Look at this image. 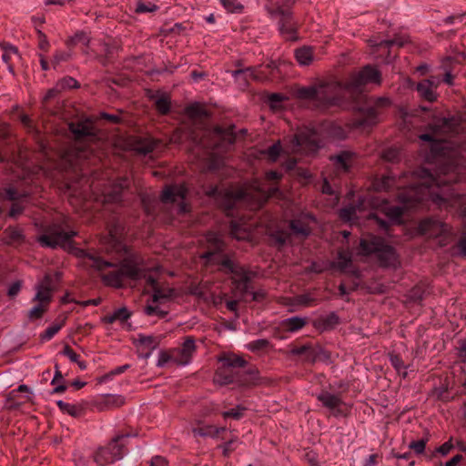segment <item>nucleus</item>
<instances>
[{
  "mask_svg": "<svg viewBox=\"0 0 466 466\" xmlns=\"http://www.w3.org/2000/svg\"><path fill=\"white\" fill-rule=\"evenodd\" d=\"M455 132L453 118H436L430 124L428 132L419 137L430 142L428 159L437 164L432 174L425 167H420L411 174L412 184L404 187L398 199L403 207H390L387 216L391 219H400L405 208H414L424 201L431 200L439 206H451L458 208L461 215L466 218V196L450 193L445 186L456 183L461 179V169L457 152L451 147L448 137Z\"/></svg>",
  "mask_w": 466,
  "mask_h": 466,
  "instance_id": "nucleus-1",
  "label": "nucleus"
},
{
  "mask_svg": "<svg viewBox=\"0 0 466 466\" xmlns=\"http://www.w3.org/2000/svg\"><path fill=\"white\" fill-rule=\"evenodd\" d=\"M123 234L124 227L116 221L108 227V235L102 243L106 253L115 255L116 262L106 260L95 252L80 250L79 257L83 264L98 271L102 282L107 287L119 289L124 286L126 279H145L153 289V302L170 298L173 290L161 289L157 279L152 276L142 260L127 251L122 240Z\"/></svg>",
  "mask_w": 466,
  "mask_h": 466,
  "instance_id": "nucleus-2",
  "label": "nucleus"
},
{
  "mask_svg": "<svg viewBox=\"0 0 466 466\" xmlns=\"http://www.w3.org/2000/svg\"><path fill=\"white\" fill-rule=\"evenodd\" d=\"M278 190L275 185L266 186L264 181L255 179L248 186L238 188L221 190L217 186L211 187L206 194L215 199L227 216L233 217L234 209L240 205L246 204L250 209H258Z\"/></svg>",
  "mask_w": 466,
  "mask_h": 466,
  "instance_id": "nucleus-3",
  "label": "nucleus"
},
{
  "mask_svg": "<svg viewBox=\"0 0 466 466\" xmlns=\"http://www.w3.org/2000/svg\"><path fill=\"white\" fill-rule=\"evenodd\" d=\"M298 97L314 101L318 106H343L350 101V92L346 81L322 82L316 86L299 88Z\"/></svg>",
  "mask_w": 466,
  "mask_h": 466,
  "instance_id": "nucleus-4",
  "label": "nucleus"
},
{
  "mask_svg": "<svg viewBox=\"0 0 466 466\" xmlns=\"http://www.w3.org/2000/svg\"><path fill=\"white\" fill-rule=\"evenodd\" d=\"M217 263L220 266L221 271L232 275L231 281L236 295L245 297L250 294L255 301H261L265 298L263 290L254 292L249 290L251 273L236 260L228 255H222L218 256Z\"/></svg>",
  "mask_w": 466,
  "mask_h": 466,
  "instance_id": "nucleus-5",
  "label": "nucleus"
},
{
  "mask_svg": "<svg viewBox=\"0 0 466 466\" xmlns=\"http://www.w3.org/2000/svg\"><path fill=\"white\" fill-rule=\"evenodd\" d=\"M358 253L363 256L376 253L382 267H395L398 264L394 248L386 244L383 238L373 235H367L360 239Z\"/></svg>",
  "mask_w": 466,
  "mask_h": 466,
  "instance_id": "nucleus-6",
  "label": "nucleus"
},
{
  "mask_svg": "<svg viewBox=\"0 0 466 466\" xmlns=\"http://www.w3.org/2000/svg\"><path fill=\"white\" fill-rule=\"evenodd\" d=\"M350 98L352 103L367 102L365 96L362 94V88L368 84L380 85L381 74L372 66H366L359 72L352 74L346 80Z\"/></svg>",
  "mask_w": 466,
  "mask_h": 466,
  "instance_id": "nucleus-7",
  "label": "nucleus"
},
{
  "mask_svg": "<svg viewBox=\"0 0 466 466\" xmlns=\"http://www.w3.org/2000/svg\"><path fill=\"white\" fill-rule=\"evenodd\" d=\"M270 14L279 25V31L287 40H296L297 23L293 18L290 0H272Z\"/></svg>",
  "mask_w": 466,
  "mask_h": 466,
  "instance_id": "nucleus-8",
  "label": "nucleus"
},
{
  "mask_svg": "<svg viewBox=\"0 0 466 466\" xmlns=\"http://www.w3.org/2000/svg\"><path fill=\"white\" fill-rule=\"evenodd\" d=\"M128 434L116 436L107 445L99 447L92 457L97 466H106L123 458L126 453V440Z\"/></svg>",
  "mask_w": 466,
  "mask_h": 466,
  "instance_id": "nucleus-9",
  "label": "nucleus"
},
{
  "mask_svg": "<svg viewBox=\"0 0 466 466\" xmlns=\"http://www.w3.org/2000/svg\"><path fill=\"white\" fill-rule=\"evenodd\" d=\"M352 104L350 108L359 113L358 117L351 124L352 127H371L378 122L376 108L389 106L390 100L388 97H378L375 99L373 106L367 105L362 106H360L361 103Z\"/></svg>",
  "mask_w": 466,
  "mask_h": 466,
  "instance_id": "nucleus-10",
  "label": "nucleus"
},
{
  "mask_svg": "<svg viewBox=\"0 0 466 466\" xmlns=\"http://www.w3.org/2000/svg\"><path fill=\"white\" fill-rule=\"evenodd\" d=\"M319 135L313 128L302 127L298 130L291 140L290 151L309 154L319 147Z\"/></svg>",
  "mask_w": 466,
  "mask_h": 466,
  "instance_id": "nucleus-11",
  "label": "nucleus"
},
{
  "mask_svg": "<svg viewBox=\"0 0 466 466\" xmlns=\"http://www.w3.org/2000/svg\"><path fill=\"white\" fill-rule=\"evenodd\" d=\"M76 235V232L74 230L66 231L61 225L53 224L37 237V241L42 247L56 248L67 244Z\"/></svg>",
  "mask_w": 466,
  "mask_h": 466,
  "instance_id": "nucleus-12",
  "label": "nucleus"
},
{
  "mask_svg": "<svg viewBox=\"0 0 466 466\" xmlns=\"http://www.w3.org/2000/svg\"><path fill=\"white\" fill-rule=\"evenodd\" d=\"M187 192L185 184L168 185L162 191L161 201L164 204L176 205L179 213H186L188 210L186 204Z\"/></svg>",
  "mask_w": 466,
  "mask_h": 466,
  "instance_id": "nucleus-13",
  "label": "nucleus"
},
{
  "mask_svg": "<svg viewBox=\"0 0 466 466\" xmlns=\"http://www.w3.org/2000/svg\"><path fill=\"white\" fill-rule=\"evenodd\" d=\"M171 350L173 364L186 366L191 362L197 350L195 339L192 337H187L180 347L171 349Z\"/></svg>",
  "mask_w": 466,
  "mask_h": 466,
  "instance_id": "nucleus-14",
  "label": "nucleus"
},
{
  "mask_svg": "<svg viewBox=\"0 0 466 466\" xmlns=\"http://www.w3.org/2000/svg\"><path fill=\"white\" fill-rule=\"evenodd\" d=\"M317 400L321 404L329 409L335 417H341L346 415L344 407L345 402L339 394H333L328 390H321L317 396Z\"/></svg>",
  "mask_w": 466,
  "mask_h": 466,
  "instance_id": "nucleus-15",
  "label": "nucleus"
},
{
  "mask_svg": "<svg viewBox=\"0 0 466 466\" xmlns=\"http://www.w3.org/2000/svg\"><path fill=\"white\" fill-rule=\"evenodd\" d=\"M418 228L420 234L426 235L430 238H439L450 232L448 225L436 218H426L421 220Z\"/></svg>",
  "mask_w": 466,
  "mask_h": 466,
  "instance_id": "nucleus-16",
  "label": "nucleus"
},
{
  "mask_svg": "<svg viewBox=\"0 0 466 466\" xmlns=\"http://www.w3.org/2000/svg\"><path fill=\"white\" fill-rule=\"evenodd\" d=\"M159 141L149 137H130L127 139V147L138 155L146 156L151 153Z\"/></svg>",
  "mask_w": 466,
  "mask_h": 466,
  "instance_id": "nucleus-17",
  "label": "nucleus"
},
{
  "mask_svg": "<svg viewBox=\"0 0 466 466\" xmlns=\"http://www.w3.org/2000/svg\"><path fill=\"white\" fill-rule=\"evenodd\" d=\"M439 84V79L431 77V79H424L418 83L416 89L423 99L433 102L437 98L435 89L438 87Z\"/></svg>",
  "mask_w": 466,
  "mask_h": 466,
  "instance_id": "nucleus-18",
  "label": "nucleus"
},
{
  "mask_svg": "<svg viewBox=\"0 0 466 466\" xmlns=\"http://www.w3.org/2000/svg\"><path fill=\"white\" fill-rule=\"evenodd\" d=\"M69 130L77 140L84 137H94L96 136L93 123L89 120L71 122L69 124Z\"/></svg>",
  "mask_w": 466,
  "mask_h": 466,
  "instance_id": "nucleus-19",
  "label": "nucleus"
},
{
  "mask_svg": "<svg viewBox=\"0 0 466 466\" xmlns=\"http://www.w3.org/2000/svg\"><path fill=\"white\" fill-rule=\"evenodd\" d=\"M213 380L216 384L221 386L228 385L239 381L238 372L235 371L234 370L227 366L221 365L216 370Z\"/></svg>",
  "mask_w": 466,
  "mask_h": 466,
  "instance_id": "nucleus-20",
  "label": "nucleus"
},
{
  "mask_svg": "<svg viewBox=\"0 0 466 466\" xmlns=\"http://www.w3.org/2000/svg\"><path fill=\"white\" fill-rule=\"evenodd\" d=\"M356 154L352 151L344 150L336 156L330 157V160L333 161L336 168L343 172H348L354 163Z\"/></svg>",
  "mask_w": 466,
  "mask_h": 466,
  "instance_id": "nucleus-21",
  "label": "nucleus"
},
{
  "mask_svg": "<svg viewBox=\"0 0 466 466\" xmlns=\"http://www.w3.org/2000/svg\"><path fill=\"white\" fill-rule=\"evenodd\" d=\"M309 220H311V218L306 216L292 219L289 223V228L292 233L300 237L309 236L311 232Z\"/></svg>",
  "mask_w": 466,
  "mask_h": 466,
  "instance_id": "nucleus-22",
  "label": "nucleus"
},
{
  "mask_svg": "<svg viewBox=\"0 0 466 466\" xmlns=\"http://www.w3.org/2000/svg\"><path fill=\"white\" fill-rule=\"evenodd\" d=\"M129 186V180L127 177L119 178L110 190L105 193V199L107 202H118L121 200L122 191Z\"/></svg>",
  "mask_w": 466,
  "mask_h": 466,
  "instance_id": "nucleus-23",
  "label": "nucleus"
},
{
  "mask_svg": "<svg viewBox=\"0 0 466 466\" xmlns=\"http://www.w3.org/2000/svg\"><path fill=\"white\" fill-rule=\"evenodd\" d=\"M207 241L209 244V248H212V251H207L202 255V258L209 260L215 254L223 249L224 244L222 240V237L219 233L217 232H208L207 234Z\"/></svg>",
  "mask_w": 466,
  "mask_h": 466,
  "instance_id": "nucleus-24",
  "label": "nucleus"
},
{
  "mask_svg": "<svg viewBox=\"0 0 466 466\" xmlns=\"http://www.w3.org/2000/svg\"><path fill=\"white\" fill-rule=\"evenodd\" d=\"M225 428H218L209 424L198 423L192 426L191 431L194 437H210L216 438L219 432L224 431Z\"/></svg>",
  "mask_w": 466,
  "mask_h": 466,
  "instance_id": "nucleus-25",
  "label": "nucleus"
},
{
  "mask_svg": "<svg viewBox=\"0 0 466 466\" xmlns=\"http://www.w3.org/2000/svg\"><path fill=\"white\" fill-rule=\"evenodd\" d=\"M235 81H238L240 76H245L244 84H247L249 80L260 81L264 78L256 67H247L244 69H238L231 72Z\"/></svg>",
  "mask_w": 466,
  "mask_h": 466,
  "instance_id": "nucleus-26",
  "label": "nucleus"
},
{
  "mask_svg": "<svg viewBox=\"0 0 466 466\" xmlns=\"http://www.w3.org/2000/svg\"><path fill=\"white\" fill-rule=\"evenodd\" d=\"M60 279V272H56L55 274H46L43 279L36 285L45 289H47L54 294L55 290L57 289Z\"/></svg>",
  "mask_w": 466,
  "mask_h": 466,
  "instance_id": "nucleus-27",
  "label": "nucleus"
},
{
  "mask_svg": "<svg viewBox=\"0 0 466 466\" xmlns=\"http://www.w3.org/2000/svg\"><path fill=\"white\" fill-rule=\"evenodd\" d=\"M137 341L139 350L147 351L146 354L147 356H148L159 344V339L154 336L138 335Z\"/></svg>",
  "mask_w": 466,
  "mask_h": 466,
  "instance_id": "nucleus-28",
  "label": "nucleus"
},
{
  "mask_svg": "<svg viewBox=\"0 0 466 466\" xmlns=\"http://www.w3.org/2000/svg\"><path fill=\"white\" fill-rule=\"evenodd\" d=\"M289 353L294 356H301L304 361L312 362L315 360V351L309 344L293 347Z\"/></svg>",
  "mask_w": 466,
  "mask_h": 466,
  "instance_id": "nucleus-29",
  "label": "nucleus"
},
{
  "mask_svg": "<svg viewBox=\"0 0 466 466\" xmlns=\"http://www.w3.org/2000/svg\"><path fill=\"white\" fill-rule=\"evenodd\" d=\"M394 187H400V186L397 185L396 178L392 176H384L373 182V187L377 191H388Z\"/></svg>",
  "mask_w": 466,
  "mask_h": 466,
  "instance_id": "nucleus-30",
  "label": "nucleus"
},
{
  "mask_svg": "<svg viewBox=\"0 0 466 466\" xmlns=\"http://www.w3.org/2000/svg\"><path fill=\"white\" fill-rule=\"evenodd\" d=\"M219 361L222 363V366H227L232 370H234V368H241L247 365V361L244 359L234 354L224 355L219 358Z\"/></svg>",
  "mask_w": 466,
  "mask_h": 466,
  "instance_id": "nucleus-31",
  "label": "nucleus"
},
{
  "mask_svg": "<svg viewBox=\"0 0 466 466\" xmlns=\"http://www.w3.org/2000/svg\"><path fill=\"white\" fill-rule=\"evenodd\" d=\"M352 256L349 250H340L333 266L341 271H346L351 266Z\"/></svg>",
  "mask_w": 466,
  "mask_h": 466,
  "instance_id": "nucleus-32",
  "label": "nucleus"
},
{
  "mask_svg": "<svg viewBox=\"0 0 466 466\" xmlns=\"http://www.w3.org/2000/svg\"><path fill=\"white\" fill-rule=\"evenodd\" d=\"M306 324V320L299 317H291L282 321V327L289 332H295L301 329Z\"/></svg>",
  "mask_w": 466,
  "mask_h": 466,
  "instance_id": "nucleus-33",
  "label": "nucleus"
},
{
  "mask_svg": "<svg viewBox=\"0 0 466 466\" xmlns=\"http://www.w3.org/2000/svg\"><path fill=\"white\" fill-rule=\"evenodd\" d=\"M363 201H360L359 205H349L339 210V218L344 221H352L357 218V211L360 209Z\"/></svg>",
  "mask_w": 466,
  "mask_h": 466,
  "instance_id": "nucleus-34",
  "label": "nucleus"
},
{
  "mask_svg": "<svg viewBox=\"0 0 466 466\" xmlns=\"http://www.w3.org/2000/svg\"><path fill=\"white\" fill-rule=\"evenodd\" d=\"M295 56L301 66H308L313 60V51L310 47H302L296 50Z\"/></svg>",
  "mask_w": 466,
  "mask_h": 466,
  "instance_id": "nucleus-35",
  "label": "nucleus"
},
{
  "mask_svg": "<svg viewBox=\"0 0 466 466\" xmlns=\"http://www.w3.org/2000/svg\"><path fill=\"white\" fill-rule=\"evenodd\" d=\"M35 295L33 298V301L44 304L49 307V304L52 301L53 293L39 286H35Z\"/></svg>",
  "mask_w": 466,
  "mask_h": 466,
  "instance_id": "nucleus-36",
  "label": "nucleus"
},
{
  "mask_svg": "<svg viewBox=\"0 0 466 466\" xmlns=\"http://www.w3.org/2000/svg\"><path fill=\"white\" fill-rule=\"evenodd\" d=\"M130 317L128 310L126 308H121L115 310L111 315L106 317L107 323H113L116 320L125 321Z\"/></svg>",
  "mask_w": 466,
  "mask_h": 466,
  "instance_id": "nucleus-37",
  "label": "nucleus"
},
{
  "mask_svg": "<svg viewBox=\"0 0 466 466\" xmlns=\"http://www.w3.org/2000/svg\"><path fill=\"white\" fill-rule=\"evenodd\" d=\"M47 309L48 306L36 302V305L28 311L27 317L30 320L39 319Z\"/></svg>",
  "mask_w": 466,
  "mask_h": 466,
  "instance_id": "nucleus-38",
  "label": "nucleus"
},
{
  "mask_svg": "<svg viewBox=\"0 0 466 466\" xmlns=\"http://www.w3.org/2000/svg\"><path fill=\"white\" fill-rule=\"evenodd\" d=\"M9 242H21L24 239L23 231L17 227H9L5 231Z\"/></svg>",
  "mask_w": 466,
  "mask_h": 466,
  "instance_id": "nucleus-39",
  "label": "nucleus"
},
{
  "mask_svg": "<svg viewBox=\"0 0 466 466\" xmlns=\"http://www.w3.org/2000/svg\"><path fill=\"white\" fill-rule=\"evenodd\" d=\"M56 404L63 412H66L73 417H77L80 415L81 410L76 405L70 404L63 400H58Z\"/></svg>",
  "mask_w": 466,
  "mask_h": 466,
  "instance_id": "nucleus-40",
  "label": "nucleus"
},
{
  "mask_svg": "<svg viewBox=\"0 0 466 466\" xmlns=\"http://www.w3.org/2000/svg\"><path fill=\"white\" fill-rule=\"evenodd\" d=\"M295 303L297 305L310 307L317 304V299L310 293H304L295 297Z\"/></svg>",
  "mask_w": 466,
  "mask_h": 466,
  "instance_id": "nucleus-41",
  "label": "nucleus"
},
{
  "mask_svg": "<svg viewBox=\"0 0 466 466\" xmlns=\"http://www.w3.org/2000/svg\"><path fill=\"white\" fill-rule=\"evenodd\" d=\"M390 361L392 367L399 372L402 373L403 377H406L407 371H406V366L404 362L402 361L401 358L397 354H390Z\"/></svg>",
  "mask_w": 466,
  "mask_h": 466,
  "instance_id": "nucleus-42",
  "label": "nucleus"
},
{
  "mask_svg": "<svg viewBox=\"0 0 466 466\" xmlns=\"http://www.w3.org/2000/svg\"><path fill=\"white\" fill-rule=\"evenodd\" d=\"M77 86L78 83L75 78L71 76H66L56 83V88L58 91H61L67 88H76Z\"/></svg>",
  "mask_w": 466,
  "mask_h": 466,
  "instance_id": "nucleus-43",
  "label": "nucleus"
},
{
  "mask_svg": "<svg viewBox=\"0 0 466 466\" xmlns=\"http://www.w3.org/2000/svg\"><path fill=\"white\" fill-rule=\"evenodd\" d=\"M280 152H281V145H280V142L278 141L275 144H273L272 146H270L268 149H266L264 151V154L268 157V158L271 162H275L279 158Z\"/></svg>",
  "mask_w": 466,
  "mask_h": 466,
  "instance_id": "nucleus-44",
  "label": "nucleus"
},
{
  "mask_svg": "<svg viewBox=\"0 0 466 466\" xmlns=\"http://www.w3.org/2000/svg\"><path fill=\"white\" fill-rule=\"evenodd\" d=\"M223 7L229 13H241L243 5L237 0H220Z\"/></svg>",
  "mask_w": 466,
  "mask_h": 466,
  "instance_id": "nucleus-45",
  "label": "nucleus"
},
{
  "mask_svg": "<svg viewBox=\"0 0 466 466\" xmlns=\"http://www.w3.org/2000/svg\"><path fill=\"white\" fill-rule=\"evenodd\" d=\"M269 346V341L266 339H258L253 341H250L247 345V349L252 352H257L258 350H265Z\"/></svg>",
  "mask_w": 466,
  "mask_h": 466,
  "instance_id": "nucleus-46",
  "label": "nucleus"
},
{
  "mask_svg": "<svg viewBox=\"0 0 466 466\" xmlns=\"http://www.w3.org/2000/svg\"><path fill=\"white\" fill-rule=\"evenodd\" d=\"M155 105L157 110L162 115L167 114L170 109V100L167 96L158 97Z\"/></svg>",
  "mask_w": 466,
  "mask_h": 466,
  "instance_id": "nucleus-47",
  "label": "nucleus"
},
{
  "mask_svg": "<svg viewBox=\"0 0 466 466\" xmlns=\"http://www.w3.org/2000/svg\"><path fill=\"white\" fill-rule=\"evenodd\" d=\"M428 442V439H421L419 441H411L409 444V448L412 450L416 454H423Z\"/></svg>",
  "mask_w": 466,
  "mask_h": 466,
  "instance_id": "nucleus-48",
  "label": "nucleus"
},
{
  "mask_svg": "<svg viewBox=\"0 0 466 466\" xmlns=\"http://www.w3.org/2000/svg\"><path fill=\"white\" fill-rule=\"evenodd\" d=\"M321 321L325 329H330L339 324V318L336 313L331 312L328 316L323 318Z\"/></svg>",
  "mask_w": 466,
  "mask_h": 466,
  "instance_id": "nucleus-49",
  "label": "nucleus"
},
{
  "mask_svg": "<svg viewBox=\"0 0 466 466\" xmlns=\"http://www.w3.org/2000/svg\"><path fill=\"white\" fill-rule=\"evenodd\" d=\"M144 312L147 316H157L158 318H164L167 314V311L162 310L158 306L147 305L144 309Z\"/></svg>",
  "mask_w": 466,
  "mask_h": 466,
  "instance_id": "nucleus-50",
  "label": "nucleus"
},
{
  "mask_svg": "<svg viewBox=\"0 0 466 466\" xmlns=\"http://www.w3.org/2000/svg\"><path fill=\"white\" fill-rule=\"evenodd\" d=\"M60 324H55L50 327H48L42 334H41V339L42 340H50L61 329Z\"/></svg>",
  "mask_w": 466,
  "mask_h": 466,
  "instance_id": "nucleus-51",
  "label": "nucleus"
},
{
  "mask_svg": "<svg viewBox=\"0 0 466 466\" xmlns=\"http://www.w3.org/2000/svg\"><path fill=\"white\" fill-rule=\"evenodd\" d=\"M156 10H157V6L154 4H151V3H143V2H138L136 5V8H135V11L138 14H142V13H151V12H155Z\"/></svg>",
  "mask_w": 466,
  "mask_h": 466,
  "instance_id": "nucleus-52",
  "label": "nucleus"
},
{
  "mask_svg": "<svg viewBox=\"0 0 466 466\" xmlns=\"http://www.w3.org/2000/svg\"><path fill=\"white\" fill-rule=\"evenodd\" d=\"M244 410H245L244 408L237 407V408L231 409L229 410L224 411L222 413V416L225 419L233 418V419L238 420L242 417Z\"/></svg>",
  "mask_w": 466,
  "mask_h": 466,
  "instance_id": "nucleus-53",
  "label": "nucleus"
},
{
  "mask_svg": "<svg viewBox=\"0 0 466 466\" xmlns=\"http://www.w3.org/2000/svg\"><path fill=\"white\" fill-rule=\"evenodd\" d=\"M171 356H172L171 350H169L167 352H161L158 357L157 366L164 367V366L167 365L168 363H173V359L171 358Z\"/></svg>",
  "mask_w": 466,
  "mask_h": 466,
  "instance_id": "nucleus-54",
  "label": "nucleus"
},
{
  "mask_svg": "<svg viewBox=\"0 0 466 466\" xmlns=\"http://www.w3.org/2000/svg\"><path fill=\"white\" fill-rule=\"evenodd\" d=\"M61 354L67 357L70 361L76 363L79 360V355L73 350L69 345H66L61 351Z\"/></svg>",
  "mask_w": 466,
  "mask_h": 466,
  "instance_id": "nucleus-55",
  "label": "nucleus"
},
{
  "mask_svg": "<svg viewBox=\"0 0 466 466\" xmlns=\"http://www.w3.org/2000/svg\"><path fill=\"white\" fill-rule=\"evenodd\" d=\"M17 55V49L14 46H8L5 47L4 53L2 55V59L5 63L9 64V61L12 56Z\"/></svg>",
  "mask_w": 466,
  "mask_h": 466,
  "instance_id": "nucleus-56",
  "label": "nucleus"
},
{
  "mask_svg": "<svg viewBox=\"0 0 466 466\" xmlns=\"http://www.w3.org/2000/svg\"><path fill=\"white\" fill-rule=\"evenodd\" d=\"M37 35L39 38L38 47L41 50L46 52L49 47V42L46 35L40 29H37Z\"/></svg>",
  "mask_w": 466,
  "mask_h": 466,
  "instance_id": "nucleus-57",
  "label": "nucleus"
},
{
  "mask_svg": "<svg viewBox=\"0 0 466 466\" xmlns=\"http://www.w3.org/2000/svg\"><path fill=\"white\" fill-rule=\"evenodd\" d=\"M452 448V443L451 441H446L435 450V451L430 456V459L434 455L435 452L445 456L451 451Z\"/></svg>",
  "mask_w": 466,
  "mask_h": 466,
  "instance_id": "nucleus-58",
  "label": "nucleus"
},
{
  "mask_svg": "<svg viewBox=\"0 0 466 466\" xmlns=\"http://www.w3.org/2000/svg\"><path fill=\"white\" fill-rule=\"evenodd\" d=\"M128 369H129V365L128 364H125V365L116 367V368H115L114 370H112L110 372H108L107 374H106L104 376V380H109V379H111L114 376L119 375V374L125 372Z\"/></svg>",
  "mask_w": 466,
  "mask_h": 466,
  "instance_id": "nucleus-59",
  "label": "nucleus"
},
{
  "mask_svg": "<svg viewBox=\"0 0 466 466\" xmlns=\"http://www.w3.org/2000/svg\"><path fill=\"white\" fill-rule=\"evenodd\" d=\"M237 440H231L226 443H224L221 448L223 454L225 456H228L236 448H237Z\"/></svg>",
  "mask_w": 466,
  "mask_h": 466,
  "instance_id": "nucleus-60",
  "label": "nucleus"
},
{
  "mask_svg": "<svg viewBox=\"0 0 466 466\" xmlns=\"http://www.w3.org/2000/svg\"><path fill=\"white\" fill-rule=\"evenodd\" d=\"M187 112L190 116H201L204 114V109L198 104H193L187 107Z\"/></svg>",
  "mask_w": 466,
  "mask_h": 466,
  "instance_id": "nucleus-61",
  "label": "nucleus"
},
{
  "mask_svg": "<svg viewBox=\"0 0 466 466\" xmlns=\"http://www.w3.org/2000/svg\"><path fill=\"white\" fill-rule=\"evenodd\" d=\"M458 357L462 362H466V339L460 342L458 348Z\"/></svg>",
  "mask_w": 466,
  "mask_h": 466,
  "instance_id": "nucleus-62",
  "label": "nucleus"
},
{
  "mask_svg": "<svg viewBox=\"0 0 466 466\" xmlns=\"http://www.w3.org/2000/svg\"><path fill=\"white\" fill-rule=\"evenodd\" d=\"M150 466H168V462L164 457L155 456L150 461Z\"/></svg>",
  "mask_w": 466,
  "mask_h": 466,
  "instance_id": "nucleus-63",
  "label": "nucleus"
},
{
  "mask_svg": "<svg viewBox=\"0 0 466 466\" xmlns=\"http://www.w3.org/2000/svg\"><path fill=\"white\" fill-rule=\"evenodd\" d=\"M457 247L460 254L466 257V233H464L458 241Z\"/></svg>",
  "mask_w": 466,
  "mask_h": 466,
  "instance_id": "nucleus-64",
  "label": "nucleus"
}]
</instances>
